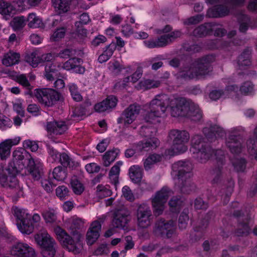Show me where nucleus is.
Wrapping results in <instances>:
<instances>
[{
    "label": "nucleus",
    "instance_id": "31",
    "mask_svg": "<svg viewBox=\"0 0 257 257\" xmlns=\"http://www.w3.org/2000/svg\"><path fill=\"white\" fill-rule=\"evenodd\" d=\"M161 85L160 80L151 79H144L135 87L137 90H148L159 87Z\"/></svg>",
    "mask_w": 257,
    "mask_h": 257
},
{
    "label": "nucleus",
    "instance_id": "62",
    "mask_svg": "<svg viewBox=\"0 0 257 257\" xmlns=\"http://www.w3.org/2000/svg\"><path fill=\"white\" fill-rule=\"evenodd\" d=\"M189 220V217L187 213L182 212L180 215L178 219V226L180 229H185L188 225V221Z\"/></svg>",
    "mask_w": 257,
    "mask_h": 257
},
{
    "label": "nucleus",
    "instance_id": "43",
    "mask_svg": "<svg viewBox=\"0 0 257 257\" xmlns=\"http://www.w3.org/2000/svg\"><path fill=\"white\" fill-rule=\"evenodd\" d=\"M55 9L59 13H65L69 10L70 1L52 0Z\"/></svg>",
    "mask_w": 257,
    "mask_h": 257
},
{
    "label": "nucleus",
    "instance_id": "55",
    "mask_svg": "<svg viewBox=\"0 0 257 257\" xmlns=\"http://www.w3.org/2000/svg\"><path fill=\"white\" fill-rule=\"evenodd\" d=\"M114 51V48L110 45L107 46L104 52L98 57L99 62L102 63L107 61L112 55Z\"/></svg>",
    "mask_w": 257,
    "mask_h": 257
},
{
    "label": "nucleus",
    "instance_id": "5",
    "mask_svg": "<svg viewBox=\"0 0 257 257\" xmlns=\"http://www.w3.org/2000/svg\"><path fill=\"white\" fill-rule=\"evenodd\" d=\"M18 167H13L12 164H9L8 168L5 169L0 166V184L4 187L14 188L18 184V181L16 176L19 173H23V169L25 168L24 164H18Z\"/></svg>",
    "mask_w": 257,
    "mask_h": 257
},
{
    "label": "nucleus",
    "instance_id": "9",
    "mask_svg": "<svg viewBox=\"0 0 257 257\" xmlns=\"http://www.w3.org/2000/svg\"><path fill=\"white\" fill-rule=\"evenodd\" d=\"M15 216L19 221L17 227L23 234H29L34 230V226L31 220V216L28 210L21 207H14L13 208Z\"/></svg>",
    "mask_w": 257,
    "mask_h": 257
},
{
    "label": "nucleus",
    "instance_id": "19",
    "mask_svg": "<svg viewBox=\"0 0 257 257\" xmlns=\"http://www.w3.org/2000/svg\"><path fill=\"white\" fill-rule=\"evenodd\" d=\"M21 138L16 136L13 138H9L3 140L0 142V159L2 161L8 159L11 153V149L13 146L19 145Z\"/></svg>",
    "mask_w": 257,
    "mask_h": 257
},
{
    "label": "nucleus",
    "instance_id": "20",
    "mask_svg": "<svg viewBox=\"0 0 257 257\" xmlns=\"http://www.w3.org/2000/svg\"><path fill=\"white\" fill-rule=\"evenodd\" d=\"M243 140L240 135L230 134L226 140L227 147L232 154H238L243 149Z\"/></svg>",
    "mask_w": 257,
    "mask_h": 257
},
{
    "label": "nucleus",
    "instance_id": "60",
    "mask_svg": "<svg viewBox=\"0 0 257 257\" xmlns=\"http://www.w3.org/2000/svg\"><path fill=\"white\" fill-rule=\"evenodd\" d=\"M69 88L73 99L76 101H80L82 99V96L78 91L77 85L74 83L69 85Z\"/></svg>",
    "mask_w": 257,
    "mask_h": 257
},
{
    "label": "nucleus",
    "instance_id": "57",
    "mask_svg": "<svg viewBox=\"0 0 257 257\" xmlns=\"http://www.w3.org/2000/svg\"><path fill=\"white\" fill-rule=\"evenodd\" d=\"M71 185L72 190L75 194L80 195L84 190L83 184L76 179H72Z\"/></svg>",
    "mask_w": 257,
    "mask_h": 257
},
{
    "label": "nucleus",
    "instance_id": "53",
    "mask_svg": "<svg viewBox=\"0 0 257 257\" xmlns=\"http://www.w3.org/2000/svg\"><path fill=\"white\" fill-rule=\"evenodd\" d=\"M53 176L55 180L58 181H63L66 179L67 173L65 169L61 167H57L55 168L53 170Z\"/></svg>",
    "mask_w": 257,
    "mask_h": 257
},
{
    "label": "nucleus",
    "instance_id": "28",
    "mask_svg": "<svg viewBox=\"0 0 257 257\" xmlns=\"http://www.w3.org/2000/svg\"><path fill=\"white\" fill-rule=\"evenodd\" d=\"M67 129L68 124L63 121L53 120L48 122L47 124V131L56 135L62 134Z\"/></svg>",
    "mask_w": 257,
    "mask_h": 257
},
{
    "label": "nucleus",
    "instance_id": "7",
    "mask_svg": "<svg viewBox=\"0 0 257 257\" xmlns=\"http://www.w3.org/2000/svg\"><path fill=\"white\" fill-rule=\"evenodd\" d=\"M168 136L172 141V150L174 153L181 154L185 152L188 147L186 144L190 139L189 133L185 130H172Z\"/></svg>",
    "mask_w": 257,
    "mask_h": 257
},
{
    "label": "nucleus",
    "instance_id": "38",
    "mask_svg": "<svg viewBox=\"0 0 257 257\" xmlns=\"http://www.w3.org/2000/svg\"><path fill=\"white\" fill-rule=\"evenodd\" d=\"M239 23V31L241 33H245L250 23V18L243 13L239 14L237 17Z\"/></svg>",
    "mask_w": 257,
    "mask_h": 257
},
{
    "label": "nucleus",
    "instance_id": "50",
    "mask_svg": "<svg viewBox=\"0 0 257 257\" xmlns=\"http://www.w3.org/2000/svg\"><path fill=\"white\" fill-rule=\"evenodd\" d=\"M202 144H204L202 142V138L198 135H194L191 140L190 152L192 153L196 152Z\"/></svg>",
    "mask_w": 257,
    "mask_h": 257
},
{
    "label": "nucleus",
    "instance_id": "41",
    "mask_svg": "<svg viewBox=\"0 0 257 257\" xmlns=\"http://www.w3.org/2000/svg\"><path fill=\"white\" fill-rule=\"evenodd\" d=\"M27 62L33 67L35 68L42 63L41 56L39 51L36 50L26 57Z\"/></svg>",
    "mask_w": 257,
    "mask_h": 257
},
{
    "label": "nucleus",
    "instance_id": "40",
    "mask_svg": "<svg viewBox=\"0 0 257 257\" xmlns=\"http://www.w3.org/2000/svg\"><path fill=\"white\" fill-rule=\"evenodd\" d=\"M27 20L28 26L30 28H38L44 26L42 19L34 13L29 14Z\"/></svg>",
    "mask_w": 257,
    "mask_h": 257
},
{
    "label": "nucleus",
    "instance_id": "13",
    "mask_svg": "<svg viewBox=\"0 0 257 257\" xmlns=\"http://www.w3.org/2000/svg\"><path fill=\"white\" fill-rule=\"evenodd\" d=\"M181 36L180 31H175L168 34H164L158 37L156 40L145 41V45L149 48L163 47L171 44L177 38Z\"/></svg>",
    "mask_w": 257,
    "mask_h": 257
},
{
    "label": "nucleus",
    "instance_id": "48",
    "mask_svg": "<svg viewBox=\"0 0 257 257\" xmlns=\"http://www.w3.org/2000/svg\"><path fill=\"white\" fill-rule=\"evenodd\" d=\"M122 165V162H117L111 169L109 176L110 180L114 184L118 181V175L120 171V167Z\"/></svg>",
    "mask_w": 257,
    "mask_h": 257
},
{
    "label": "nucleus",
    "instance_id": "44",
    "mask_svg": "<svg viewBox=\"0 0 257 257\" xmlns=\"http://www.w3.org/2000/svg\"><path fill=\"white\" fill-rule=\"evenodd\" d=\"M57 212L53 208H48L44 210L42 215L46 223H52L57 220Z\"/></svg>",
    "mask_w": 257,
    "mask_h": 257
},
{
    "label": "nucleus",
    "instance_id": "27",
    "mask_svg": "<svg viewBox=\"0 0 257 257\" xmlns=\"http://www.w3.org/2000/svg\"><path fill=\"white\" fill-rule=\"evenodd\" d=\"M218 25L214 23H205L201 25L193 31V34L195 37H203L211 35L214 28Z\"/></svg>",
    "mask_w": 257,
    "mask_h": 257
},
{
    "label": "nucleus",
    "instance_id": "18",
    "mask_svg": "<svg viewBox=\"0 0 257 257\" xmlns=\"http://www.w3.org/2000/svg\"><path fill=\"white\" fill-rule=\"evenodd\" d=\"M233 215L238 217V225L235 231V234L237 236H247L250 232V228L249 226V220L250 217L241 215L239 211H235L233 212Z\"/></svg>",
    "mask_w": 257,
    "mask_h": 257
},
{
    "label": "nucleus",
    "instance_id": "22",
    "mask_svg": "<svg viewBox=\"0 0 257 257\" xmlns=\"http://www.w3.org/2000/svg\"><path fill=\"white\" fill-rule=\"evenodd\" d=\"M117 103L116 97L113 95L108 96L101 102L96 104L94 108L96 112H103L110 111L113 109Z\"/></svg>",
    "mask_w": 257,
    "mask_h": 257
},
{
    "label": "nucleus",
    "instance_id": "52",
    "mask_svg": "<svg viewBox=\"0 0 257 257\" xmlns=\"http://www.w3.org/2000/svg\"><path fill=\"white\" fill-rule=\"evenodd\" d=\"M232 163L237 172H243L246 168V162L243 158H235L232 160Z\"/></svg>",
    "mask_w": 257,
    "mask_h": 257
},
{
    "label": "nucleus",
    "instance_id": "21",
    "mask_svg": "<svg viewBox=\"0 0 257 257\" xmlns=\"http://www.w3.org/2000/svg\"><path fill=\"white\" fill-rule=\"evenodd\" d=\"M41 56L42 62H47L45 66V77L48 80L51 81L53 80L54 74L57 70L56 65L51 62L55 56L51 53L45 54Z\"/></svg>",
    "mask_w": 257,
    "mask_h": 257
},
{
    "label": "nucleus",
    "instance_id": "25",
    "mask_svg": "<svg viewBox=\"0 0 257 257\" xmlns=\"http://www.w3.org/2000/svg\"><path fill=\"white\" fill-rule=\"evenodd\" d=\"M203 132L210 141H213L217 138H222L225 135L222 128L216 125L204 127Z\"/></svg>",
    "mask_w": 257,
    "mask_h": 257
},
{
    "label": "nucleus",
    "instance_id": "23",
    "mask_svg": "<svg viewBox=\"0 0 257 257\" xmlns=\"http://www.w3.org/2000/svg\"><path fill=\"white\" fill-rule=\"evenodd\" d=\"M160 144L159 140L157 138H151L145 143L141 142L136 147L135 151L130 150V157L133 156L136 152L148 151L156 149Z\"/></svg>",
    "mask_w": 257,
    "mask_h": 257
},
{
    "label": "nucleus",
    "instance_id": "30",
    "mask_svg": "<svg viewBox=\"0 0 257 257\" xmlns=\"http://www.w3.org/2000/svg\"><path fill=\"white\" fill-rule=\"evenodd\" d=\"M127 220V212L123 210H119L115 214L112 224L115 227L123 228L126 226Z\"/></svg>",
    "mask_w": 257,
    "mask_h": 257
},
{
    "label": "nucleus",
    "instance_id": "10",
    "mask_svg": "<svg viewBox=\"0 0 257 257\" xmlns=\"http://www.w3.org/2000/svg\"><path fill=\"white\" fill-rule=\"evenodd\" d=\"M167 97V105L165 106V112L168 107L170 108L171 114L173 117L185 116L189 110V102L184 98L169 97L165 94Z\"/></svg>",
    "mask_w": 257,
    "mask_h": 257
},
{
    "label": "nucleus",
    "instance_id": "64",
    "mask_svg": "<svg viewBox=\"0 0 257 257\" xmlns=\"http://www.w3.org/2000/svg\"><path fill=\"white\" fill-rule=\"evenodd\" d=\"M140 111V106L137 104L130 105V120H135Z\"/></svg>",
    "mask_w": 257,
    "mask_h": 257
},
{
    "label": "nucleus",
    "instance_id": "4",
    "mask_svg": "<svg viewBox=\"0 0 257 257\" xmlns=\"http://www.w3.org/2000/svg\"><path fill=\"white\" fill-rule=\"evenodd\" d=\"M167 98L164 94H158L150 102L149 110L144 114V120L151 123L159 122V118L165 113Z\"/></svg>",
    "mask_w": 257,
    "mask_h": 257
},
{
    "label": "nucleus",
    "instance_id": "61",
    "mask_svg": "<svg viewBox=\"0 0 257 257\" xmlns=\"http://www.w3.org/2000/svg\"><path fill=\"white\" fill-rule=\"evenodd\" d=\"M12 126V122L10 118L0 113V129L5 130Z\"/></svg>",
    "mask_w": 257,
    "mask_h": 257
},
{
    "label": "nucleus",
    "instance_id": "36",
    "mask_svg": "<svg viewBox=\"0 0 257 257\" xmlns=\"http://www.w3.org/2000/svg\"><path fill=\"white\" fill-rule=\"evenodd\" d=\"M253 136L256 141H255L254 139H249L247 142V148L249 154L254 157V159L257 160V126L254 130Z\"/></svg>",
    "mask_w": 257,
    "mask_h": 257
},
{
    "label": "nucleus",
    "instance_id": "1",
    "mask_svg": "<svg viewBox=\"0 0 257 257\" xmlns=\"http://www.w3.org/2000/svg\"><path fill=\"white\" fill-rule=\"evenodd\" d=\"M213 55H207L184 67L176 75L177 79L192 80L204 78L212 71L211 63L214 61Z\"/></svg>",
    "mask_w": 257,
    "mask_h": 257
},
{
    "label": "nucleus",
    "instance_id": "35",
    "mask_svg": "<svg viewBox=\"0 0 257 257\" xmlns=\"http://www.w3.org/2000/svg\"><path fill=\"white\" fill-rule=\"evenodd\" d=\"M251 52L249 50H245L238 57L237 64L238 69L242 70L251 64L250 60Z\"/></svg>",
    "mask_w": 257,
    "mask_h": 257
},
{
    "label": "nucleus",
    "instance_id": "2",
    "mask_svg": "<svg viewBox=\"0 0 257 257\" xmlns=\"http://www.w3.org/2000/svg\"><path fill=\"white\" fill-rule=\"evenodd\" d=\"M23 152L24 150L21 148L16 149L13 153V162L9 164H12L13 167L15 166L18 167V164H24L25 166V168L23 169L24 173H30L35 179H39L42 172V163L40 160H34L30 155L27 158H24Z\"/></svg>",
    "mask_w": 257,
    "mask_h": 257
},
{
    "label": "nucleus",
    "instance_id": "47",
    "mask_svg": "<svg viewBox=\"0 0 257 257\" xmlns=\"http://www.w3.org/2000/svg\"><path fill=\"white\" fill-rule=\"evenodd\" d=\"M26 20L24 16L16 17L10 22V25L15 31L23 29L26 25Z\"/></svg>",
    "mask_w": 257,
    "mask_h": 257
},
{
    "label": "nucleus",
    "instance_id": "39",
    "mask_svg": "<svg viewBox=\"0 0 257 257\" xmlns=\"http://www.w3.org/2000/svg\"><path fill=\"white\" fill-rule=\"evenodd\" d=\"M185 116L189 117L192 121H198L201 119L202 113L198 107L189 103V110Z\"/></svg>",
    "mask_w": 257,
    "mask_h": 257
},
{
    "label": "nucleus",
    "instance_id": "58",
    "mask_svg": "<svg viewBox=\"0 0 257 257\" xmlns=\"http://www.w3.org/2000/svg\"><path fill=\"white\" fill-rule=\"evenodd\" d=\"M23 102L21 99H16L13 102L14 110L22 117L24 116L25 114Z\"/></svg>",
    "mask_w": 257,
    "mask_h": 257
},
{
    "label": "nucleus",
    "instance_id": "56",
    "mask_svg": "<svg viewBox=\"0 0 257 257\" xmlns=\"http://www.w3.org/2000/svg\"><path fill=\"white\" fill-rule=\"evenodd\" d=\"M66 28L61 27L57 28L51 35L50 40L52 41H58L64 37L66 34Z\"/></svg>",
    "mask_w": 257,
    "mask_h": 257
},
{
    "label": "nucleus",
    "instance_id": "45",
    "mask_svg": "<svg viewBox=\"0 0 257 257\" xmlns=\"http://www.w3.org/2000/svg\"><path fill=\"white\" fill-rule=\"evenodd\" d=\"M184 205V202L180 197L174 196L169 202L171 211L173 212H179Z\"/></svg>",
    "mask_w": 257,
    "mask_h": 257
},
{
    "label": "nucleus",
    "instance_id": "16",
    "mask_svg": "<svg viewBox=\"0 0 257 257\" xmlns=\"http://www.w3.org/2000/svg\"><path fill=\"white\" fill-rule=\"evenodd\" d=\"M174 222L172 220L166 221L163 218L158 219L155 222L153 232L157 235L164 236L169 238L173 233Z\"/></svg>",
    "mask_w": 257,
    "mask_h": 257
},
{
    "label": "nucleus",
    "instance_id": "24",
    "mask_svg": "<svg viewBox=\"0 0 257 257\" xmlns=\"http://www.w3.org/2000/svg\"><path fill=\"white\" fill-rule=\"evenodd\" d=\"M101 228L100 222L98 220L93 221L87 232V242L89 244H93L98 238Z\"/></svg>",
    "mask_w": 257,
    "mask_h": 257
},
{
    "label": "nucleus",
    "instance_id": "6",
    "mask_svg": "<svg viewBox=\"0 0 257 257\" xmlns=\"http://www.w3.org/2000/svg\"><path fill=\"white\" fill-rule=\"evenodd\" d=\"M37 244L42 248V254L44 257H53L56 252L55 240L45 230H42L34 236Z\"/></svg>",
    "mask_w": 257,
    "mask_h": 257
},
{
    "label": "nucleus",
    "instance_id": "14",
    "mask_svg": "<svg viewBox=\"0 0 257 257\" xmlns=\"http://www.w3.org/2000/svg\"><path fill=\"white\" fill-rule=\"evenodd\" d=\"M153 214L150 206L146 204L140 205L137 210V222L139 227L146 228L149 226L153 220Z\"/></svg>",
    "mask_w": 257,
    "mask_h": 257
},
{
    "label": "nucleus",
    "instance_id": "46",
    "mask_svg": "<svg viewBox=\"0 0 257 257\" xmlns=\"http://www.w3.org/2000/svg\"><path fill=\"white\" fill-rule=\"evenodd\" d=\"M58 163H60L64 166H69L72 168L73 167H77L79 165L78 162L71 160L69 156L65 153L60 154Z\"/></svg>",
    "mask_w": 257,
    "mask_h": 257
},
{
    "label": "nucleus",
    "instance_id": "63",
    "mask_svg": "<svg viewBox=\"0 0 257 257\" xmlns=\"http://www.w3.org/2000/svg\"><path fill=\"white\" fill-rule=\"evenodd\" d=\"M140 132V134L145 137H150L156 133V130L153 126H142Z\"/></svg>",
    "mask_w": 257,
    "mask_h": 257
},
{
    "label": "nucleus",
    "instance_id": "37",
    "mask_svg": "<svg viewBox=\"0 0 257 257\" xmlns=\"http://www.w3.org/2000/svg\"><path fill=\"white\" fill-rule=\"evenodd\" d=\"M179 180V187L180 191L183 193H189L194 189V184L192 182L191 178H180Z\"/></svg>",
    "mask_w": 257,
    "mask_h": 257
},
{
    "label": "nucleus",
    "instance_id": "32",
    "mask_svg": "<svg viewBox=\"0 0 257 257\" xmlns=\"http://www.w3.org/2000/svg\"><path fill=\"white\" fill-rule=\"evenodd\" d=\"M20 58V55L19 53L10 51L4 55L2 61L3 65L9 67L18 63Z\"/></svg>",
    "mask_w": 257,
    "mask_h": 257
},
{
    "label": "nucleus",
    "instance_id": "12",
    "mask_svg": "<svg viewBox=\"0 0 257 257\" xmlns=\"http://www.w3.org/2000/svg\"><path fill=\"white\" fill-rule=\"evenodd\" d=\"M34 94L40 103L47 107L53 106L60 98L57 92L49 88L35 89Z\"/></svg>",
    "mask_w": 257,
    "mask_h": 257
},
{
    "label": "nucleus",
    "instance_id": "42",
    "mask_svg": "<svg viewBox=\"0 0 257 257\" xmlns=\"http://www.w3.org/2000/svg\"><path fill=\"white\" fill-rule=\"evenodd\" d=\"M142 175V170L139 166H133L130 169V178L135 183L141 182Z\"/></svg>",
    "mask_w": 257,
    "mask_h": 257
},
{
    "label": "nucleus",
    "instance_id": "54",
    "mask_svg": "<svg viewBox=\"0 0 257 257\" xmlns=\"http://www.w3.org/2000/svg\"><path fill=\"white\" fill-rule=\"evenodd\" d=\"M47 149L48 153V162L50 163H58L60 154L50 146L47 147Z\"/></svg>",
    "mask_w": 257,
    "mask_h": 257
},
{
    "label": "nucleus",
    "instance_id": "49",
    "mask_svg": "<svg viewBox=\"0 0 257 257\" xmlns=\"http://www.w3.org/2000/svg\"><path fill=\"white\" fill-rule=\"evenodd\" d=\"M212 175L213 178L212 180V183L213 184H217L221 182L223 179V174L222 172V167L219 166L216 167L212 170Z\"/></svg>",
    "mask_w": 257,
    "mask_h": 257
},
{
    "label": "nucleus",
    "instance_id": "11",
    "mask_svg": "<svg viewBox=\"0 0 257 257\" xmlns=\"http://www.w3.org/2000/svg\"><path fill=\"white\" fill-rule=\"evenodd\" d=\"M172 194V191L167 187H163L160 191L156 193L152 199L155 215L159 216L163 213L165 209V204Z\"/></svg>",
    "mask_w": 257,
    "mask_h": 257
},
{
    "label": "nucleus",
    "instance_id": "29",
    "mask_svg": "<svg viewBox=\"0 0 257 257\" xmlns=\"http://www.w3.org/2000/svg\"><path fill=\"white\" fill-rule=\"evenodd\" d=\"M229 9L225 5H217L208 10L206 16L209 18H221L227 16Z\"/></svg>",
    "mask_w": 257,
    "mask_h": 257
},
{
    "label": "nucleus",
    "instance_id": "59",
    "mask_svg": "<svg viewBox=\"0 0 257 257\" xmlns=\"http://www.w3.org/2000/svg\"><path fill=\"white\" fill-rule=\"evenodd\" d=\"M254 85L250 81H246L240 87L241 93L244 95L251 94L253 91Z\"/></svg>",
    "mask_w": 257,
    "mask_h": 257
},
{
    "label": "nucleus",
    "instance_id": "17",
    "mask_svg": "<svg viewBox=\"0 0 257 257\" xmlns=\"http://www.w3.org/2000/svg\"><path fill=\"white\" fill-rule=\"evenodd\" d=\"M11 253L18 257H37L35 249L29 244L22 242H17L13 245Z\"/></svg>",
    "mask_w": 257,
    "mask_h": 257
},
{
    "label": "nucleus",
    "instance_id": "51",
    "mask_svg": "<svg viewBox=\"0 0 257 257\" xmlns=\"http://www.w3.org/2000/svg\"><path fill=\"white\" fill-rule=\"evenodd\" d=\"M118 154L117 150L107 152L103 157L104 165L108 166L116 159Z\"/></svg>",
    "mask_w": 257,
    "mask_h": 257
},
{
    "label": "nucleus",
    "instance_id": "33",
    "mask_svg": "<svg viewBox=\"0 0 257 257\" xmlns=\"http://www.w3.org/2000/svg\"><path fill=\"white\" fill-rule=\"evenodd\" d=\"M16 14L13 4L0 2V14L3 16L4 19L9 20Z\"/></svg>",
    "mask_w": 257,
    "mask_h": 257
},
{
    "label": "nucleus",
    "instance_id": "34",
    "mask_svg": "<svg viewBox=\"0 0 257 257\" xmlns=\"http://www.w3.org/2000/svg\"><path fill=\"white\" fill-rule=\"evenodd\" d=\"M90 19L87 13H83L79 16V21L75 23V26L77 28V32L81 37H85L86 35V30L81 28L83 25L88 24Z\"/></svg>",
    "mask_w": 257,
    "mask_h": 257
},
{
    "label": "nucleus",
    "instance_id": "26",
    "mask_svg": "<svg viewBox=\"0 0 257 257\" xmlns=\"http://www.w3.org/2000/svg\"><path fill=\"white\" fill-rule=\"evenodd\" d=\"M81 62L80 59L73 58L69 59L65 62L63 65H58V68H62L66 70H73L78 73H83L84 72V68L80 66Z\"/></svg>",
    "mask_w": 257,
    "mask_h": 257
},
{
    "label": "nucleus",
    "instance_id": "8",
    "mask_svg": "<svg viewBox=\"0 0 257 257\" xmlns=\"http://www.w3.org/2000/svg\"><path fill=\"white\" fill-rule=\"evenodd\" d=\"M195 155V158L201 163H205L213 156L216 157L218 163L221 165L224 164V152L221 150H213L210 146L206 144H202L196 152L192 153Z\"/></svg>",
    "mask_w": 257,
    "mask_h": 257
},
{
    "label": "nucleus",
    "instance_id": "3",
    "mask_svg": "<svg viewBox=\"0 0 257 257\" xmlns=\"http://www.w3.org/2000/svg\"><path fill=\"white\" fill-rule=\"evenodd\" d=\"M54 232L60 243L69 251L74 253L81 251L82 249V236L78 231H71V237L63 229L57 226L54 228Z\"/></svg>",
    "mask_w": 257,
    "mask_h": 257
},
{
    "label": "nucleus",
    "instance_id": "15",
    "mask_svg": "<svg viewBox=\"0 0 257 257\" xmlns=\"http://www.w3.org/2000/svg\"><path fill=\"white\" fill-rule=\"evenodd\" d=\"M172 170L176 173L178 178H191L193 165L188 161H179L174 163L172 166Z\"/></svg>",
    "mask_w": 257,
    "mask_h": 257
}]
</instances>
